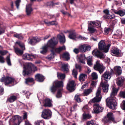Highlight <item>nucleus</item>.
<instances>
[{"instance_id": "1", "label": "nucleus", "mask_w": 125, "mask_h": 125, "mask_svg": "<svg viewBox=\"0 0 125 125\" xmlns=\"http://www.w3.org/2000/svg\"><path fill=\"white\" fill-rule=\"evenodd\" d=\"M63 86L62 81H54L52 83V86L50 87V90L51 92L54 93L58 89L56 96L57 98H60L62 96L61 92L62 90V88L58 89L59 88L63 87Z\"/></svg>"}, {"instance_id": "2", "label": "nucleus", "mask_w": 125, "mask_h": 125, "mask_svg": "<svg viewBox=\"0 0 125 125\" xmlns=\"http://www.w3.org/2000/svg\"><path fill=\"white\" fill-rule=\"evenodd\" d=\"M122 69L121 67L119 66L115 67L114 68V71L111 68L110 71H106L103 74L102 77L105 79H110L112 77V75L115 74L117 76H119L122 73Z\"/></svg>"}, {"instance_id": "3", "label": "nucleus", "mask_w": 125, "mask_h": 125, "mask_svg": "<svg viewBox=\"0 0 125 125\" xmlns=\"http://www.w3.org/2000/svg\"><path fill=\"white\" fill-rule=\"evenodd\" d=\"M103 11L105 14L103 16L104 19L106 20L108 19H111V23L112 24H111V26L112 28H113L115 24L117 22V20L115 19L114 16L110 15L109 14V11L108 10H104Z\"/></svg>"}, {"instance_id": "4", "label": "nucleus", "mask_w": 125, "mask_h": 125, "mask_svg": "<svg viewBox=\"0 0 125 125\" xmlns=\"http://www.w3.org/2000/svg\"><path fill=\"white\" fill-rule=\"evenodd\" d=\"M111 45V44H108L107 45H106L104 42L103 40H102L98 43V49L100 51H102L106 53L108 52Z\"/></svg>"}, {"instance_id": "5", "label": "nucleus", "mask_w": 125, "mask_h": 125, "mask_svg": "<svg viewBox=\"0 0 125 125\" xmlns=\"http://www.w3.org/2000/svg\"><path fill=\"white\" fill-rule=\"evenodd\" d=\"M114 97L110 96L106 100V104L108 105L109 108L113 110L115 109L117 105L116 103Z\"/></svg>"}, {"instance_id": "6", "label": "nucleus", "mask_w": 125, "mask_h": 125, "mask_svg": "<svg viewBox=\"0 0 125 125\" xmlns=\"http://www.w3.org/2000/svg\"><path fill=\"white\" fill-rule=\"evenodd\" d=\"M102 121L105 124H109L115 121V118L113 114L111 112L108 113L103 119Z\"/></svg>"}, {"instance_id": "7", "label": "nucleus", "mask_w": 125, "mask_h": 125, "mask_svg": "<svg viewBox=\"0 0 125 125\" xmlns=\"http://www.w3.org/2000/svg\"><path fill=\"white\" fill-rule=\"evenodd\" d=\"M32 64L31 63H28L26 64L24 66V70L23 71L22 74L24 76L29 75L32 72Z\"/></svg>"}, {"instance_id": "8", "label": "nucleus", "mask_w": 125, "mask_h": 125, "mask_svg": "<svg viewBox=\"0 0 125 125\" xmlns=\"http://www.w3.org/2000/svg\"><path fill=\"white\" fill-rule=\"evenodd\" d=\"M15 81V79L11 77L7 76L6 77H2L0 79V81L1 82H4L5 85H8L10 84H12V86L13 85V83Z\"/></svg>"}, {"instance_id": "9", "label": "nucleus", "mask_w": 125, "mask_h": 125, "mask_svg": "<svg viewBox=\"0 0 125 125\" xmlns=\"http://www.w3.org/2000/svg\"><path fill=\"white\" fill-rule=\"evenodd\" d=\"M52 115V112L50 110L44 109L42 112L41 116L45 119H48L51 118Z\"/></svg>"}, {"instance_id": "10", "label": "nucleus", "mask_w": 125, "mask_h": 125, "mask_svg": "<svg viewBox=\"0 0 125 125\" xmlns=\"http://www.w3.org/2000/svg\"><path fill=\"white\" fill-rule=\"evenodd\" d=\"M55 37H53L49 40L47 43V45L48 46L52 49V50H53L58 43V41L55 40Z\"/></svg>"}, {"instance_id": "11", "label": "nucleus", "mask_w": 125, "mask_h": 125, "mask_svg": "<svg viewBox=\"0 0 125 125\" xmlns=\"http://www.w3.org/2000/svg\"><path fill=\"white\" fill-rule=\"evenodd\" d=\"M100 61L98 60L96 62V64L94 65V68L96 70L98 71L101 74L104 71L105 67L103 65L100 64Z\"/></svg>"}, {"instance_id": "12", "label": "nucleus", "mask_w": 125, "mask_h": 125, "mask_svg": "<svg viewBox=\"0 0 125 125\" xmlns=\"http://www.w3.org/2000/svg\"><path fill=\"white\" fill-rule=\"evenodd\" d=\"M22 120L21 117L19 116L15 115L10 120V122L16 125H19Z\"/></svg>"}, {"instance_id": "13", "label": "nucleus", "mask_w": 125, "mask_h": 125, "mask_svg": "<svg viewBox=\"0 0 125 125\" xmlns=\"http://www.w3.org/2000/svg\"><path fill=\"white\" fill-rule=\"evenodd\" d=\"M101 90L98 88L96 94V96L92 99L90 101L91 103L99 102L101 100L102 95L101 94Z\"/></svg>"}, {"instance_id": "14", "label": "nucleus", "mask_w": 125, "mask_h": 125, "mask_svg": "<svg viewBox=\"0 0 125 125\" xmlns=\"http://www.w3.org/2000/svg\"><path fill=\"white\" fill-rule=\"evenodd\" d=\"M41 39L37 37H33L28 39V43L31 45H35L36 43L41 41Z\"/></svg>"}, {"instance_id": "15", "label": "nucleus", "mask_w": 125, "mask_h": 125, "mask_svg": "<svg viewBox=\"0 0 125 125\" xmlns=\"http://www.w3.org/2000/svg\"><path fill=\"white\" fill-rule=\"evenodd\" d=\"M92 54L100 59L104 58L103 53L97 49L94 50L92 52Z\"/></svg>"}, {"instance_id": "16", "label": "nucleus", "mask_w": 125, "mask_h": 125, "mask_svg": "<svg viewBox=\"0 0 125 125\" xmlns=\"http://www.w3.org/2000/svg\"><path fill=\"white\" fill-rule=\"evenodd\" d=\"M94 111L95 114H98L100 112H102L104 108L100 106L99 104H94Z\"/></svg>"}, {"instance_id": "17", "label": "nucleus", "mask_w": 125, "mask_h": 125, "mask_svg": "<svg viewBox=\"0 0 125 125\" xmlns=\"http://www.w3.org/2000/svg\"><path fill=\"white\" fill-rule=\"evenodd\" d=\"M74 81H70L69 83L67 84V89L70 92H72L74 90Z\"/></svg>"}, {"instance_id": "18", "label": "nucleus", "mask_w": 125, "mask_h": 125, "mask_svg": "<svg viewBox=\"0 0 125 125\" xmlns=\"http://www.w3.org/2000/svg\"><path fill=\"white\" fill-rule=\"evenodd\" d=\"M52 101L50 99L47 98L43 101V106L45 107H51L52 106Z\"/></svg>"}, {"instance_id": "19", "label": "nucleus", "mask_w": 125, "mask_h": 125, "mask_svg": "<svg viewBox=\"0 0 125 125\" xmlns=\"http://www.w3.org/2000/svg\"><path fill=\"white\" fill-rule=\"evenodd\" d=\"M88 108V106H84L83 107V110L84 112V113L83 114V117L82 119L83 120H85L87 119H89L91 117V116L89 114H86L85 113V112L86 110H85L86 109L87 110V112L88 111L87 110V109Z\"/></svg>"}, {"instance_id": "20", "label": "nucleus", "mask_w": 125, "mask_h": 125, "mask_svg": "<svg viewBox=\"0 0 125 125\" xmlns=\"http://www.w3.org/2000/svg\"><path fill=\"white\" fill-rule=\"evenodd\" d=\"M120 51L118 48H115L111 50V52L113 54H112V55L114 54L115 55L116 57H120L122 55V54L121 53Z\"/></svg>"}, {"instance_id": "21", "label": "nucleus", "mask_w": 125, "mask_h": 125, "mask_svg": "<svg viewBox=\"0 0 125 125\" xmlns=\"http://www.w3.org/2000/svg\"><path fill=\"white\" fill-rule=\"evenodd\" d=\"M68 32L69 33L68 37L70 39L73 40L75 39L76 36V33L75 30H71L68 31Z\"/></svg>"}, {"instance_id": "22", "label": "nucleus", "mask_w": 125, "mask_h": 125, "mask_svg": "<svg viewBox=\"0 0 125 125\" xmlns=\"http://www.w3.org/2000/svg\"><path fill=\"white\" fill-rule=\"evenodd\" d=\"M111 10H113V12L121 16H122L125 14V10H119L117 11L114 9H112Z\"/></svg>"}, {"instance_id": "23", "label": "nucleus", "mask_w": 125, "mask_h": 125, "mask_svg": "<svg viewBox=\"0 0 125 125\" xmlns=\"http://www.w3.org/2000/svg\"><path fill=\"white\" fill-rule=\"evenodd\" d=\"M34 58V56L33 55L28 53H25L23 56V59L28 60L32 61Z\"/></svg>"}, {"instance_id": "24", "label": "nucleus", "mask_w": 125, "mask_h": 125, "mask_svg": "<svg viewBox=\"0 0 125 125\" xmlns=\"http://www.w3.org/2000/svg\"><path fill=\"white\" fill-rule=\"evenodd\" d=\"M101 85L103 92L104 93H107L108 90L109 85L108 83L106 82L103 83Z\"/></svg>"}, {"instance_id": "25", "label": "nucleus", "mask_w": 125, "mask_h": 125, "mask_svg": "<svg viewBox=\"0 0 125 125\" xmlns=\"http://www.w3.org/2000/svg\"><path fill=\"white\" fill-rule=\"evenodd\" d=\"M35 77V80L37 81L40 82H43L45 79L44 76L40 74H37L36 75Z\"/></svg>"}, {"instance_id": "26", "label": "nucleus", "mask_w": 125, "mask_h": 125, "mask_svg": "<svg viewBox=\"0 0 125 125\" xmlns=\"http://www.w3.org/2000/svg\"><path fill=\"white\" fill-rule=\"evenodd\" d=\"M94 26L91 23H89L88 24V30L91 33H95L97 32L96 30L94 28Z\"/></svg>"}, {"instance_id": "27", "label": "nucleus", "mask_w": 125, "mask_h": 125, "mask_svg": "<svg viewBox=\"0 0 125 125\" xmlns=\"http://www.w3.org/2000/svg\"><path fill=\"white\" fill-rule=\"evenodd\" d=\"M124 79L122 77H119L117 79V80L116 82V83L117 85L120 87H121L123 84L124 82Z\"/></svg>"}, {"instance_id": "28", "label": "nucleus", "mask_w": 125, "mask_h": 125, "mask_svg": "<svg viewBox=\"0 0 125 125\" xmlns=\"http://www.w3.org/2000/svg\"><path fill=\"white\" fill-rule=\"evenodd\" d=\"M14 49L15 53L18 55H22L23 52V50H21L17 47H14Z\"/></svg>"}, {"instance_id": "29", "label": "nucleus", "mask_w": 125, "mask_h": 125, "mask_svg": "<svg viewBox=\"0 0 125 125\" xmlns=\"http://www.w3.org/2000/svg\"><path fill=\"white\" fill-rule=\"evenodd\" d=\"M65 46H63L62 47H60L58 48H56L55 47L53 49V50H54L55 52L57 53H60L62 50H65Z\"/></svg>"}, {"instance_id": "30", "label": "nucleus", "mask_w": 125, "mask_h": 125, "mask_svg": "<svg viewBox=\"0 0 125 125\" xmlns=\"http://www.w3.org/2000/svg\"><path fill=\"white\" fill-rule=\"evenodd\" d=\"M57 37L60 40L61 43H64L65 42V39L64 35L62 36L60 34H59L57 35Z\"/></svg>"}, {"instance_id": "31", "label": "nucleus", "mask_w": 125, "mask_h": 125, "mask_svg": "<svg viewBox=\"0 0 125 125\" xmlns=\"http://www.w3.org/2000/svg\"><path fill=\"white\" fill-rule=\"evenodd\" d=\"M87 75L83 73L81 74L79 77V80L80 81H84L87 77Z\"/></svg>"}, {"instance_id": "32", "label": "nucleus", "mask_w": 125, "mask_h": 125, "mask_svg": "<svg viewBox=\"0 0 125 125\" xmlns=\"http://www.w3.org/2000/svg\"><path fill=\"white\" fill-rule=\"evenodd\" d=\"M17 99V97L15 96L12 95L7 99V101L10 103H12L15 101Z\"/></svg>"}, {"instance_id": "33", "label": "nucleus", "mask_w": 125, "mask_h": 125, "mask_svg": "<svg viewBox=\"0 0 125 125\" xmlns=\"http://www.w3.org/2000/svg\"><path fill=\"white\" fill-rule=\"evenodd\" d=\"M48 47L47 45H45L42 47V50L40 51V53L43 54H45L47 52Z\"/></svg>"}, {"instance_id": "34", "label": "nucleus", "mask_w": 125, "mask_h": 125, "mask_svg": "<svg viewBox=\"0 0 125 125\" xmlns=\"http://www.w3.org/2000/svg\"><path fill=\"white\" fill-rule=\"evenodd\" d=\"M62 70L66 73L69 72V70L68 68V65L66 64H64L62 65Z\"/></svg>"}, {"instance_id": "35", "label": "nucleus", "mask_w": 125, "mask_h": 125, "mask_svg": "<svg viewBox=\"0 0 125 125\" xmlns=\"http://www.w3.org/2000/svg\"><path fill=\"white\" fill-rule=\"evenodd\" d=\"M62 57L66 59L68 61L70 59V55L68 52H65L63 53L62 55Z\"/></svg>"}, {"instance_id": "36", "label": "nucleus", "mask_w": 125, "mask_h": 125, "mask_svg": "<svg viewBox=\"0 0 125 125\" xmlns=\"http://www.w3.org/2000/svg\"><path fill=\"white\" fill-rule=\"evenodd\" d=\"M51 53L48 56V59L51 60V59H52L54 58V55L55 54V52L53 50H51Z\"/></svg>"}, {"instance_id": "37", "label": "nucleus", "mask_w": 125, "mask_h": 125, "mask_svg": "<svg viewBox=\"0 0 125 125\" xmlns=\"http://www.w3.org/2000/svg\"><path fill=\"white\" fill-rule=\"evenodd\" d=\"M32 11V9L30 6H26V11L27 15H30Z\"/></svg>"}, {"instance_id": "38", "label": "nucleus", "mask_w": 125, "mask_h": 125, "mask_svg": "<svg viewBox=\"0 0 125 125\" xmlns=\"http://www.w3.org/2000/svg\"><path fill=\"white\" fill-rule=\"evenodd\" d=\"M94 27L96 26L100 27L101 26V23L100 21H98L97 22H94V21H91L90 23Z\"/></svg>"}, {"instance_id": "39", "label": "nucleus", "mask_w": 125, "mask_h": 125, "mask_svg": "<svg viewBox=\"0 0 125 125\" xmlns=\"http://www.w3.org/2000/svg\"><path fill=\"white\" fill-rule=\"evenodd\" d=\"M34 80L32 78L29 77L25 79V83L28 85H29V83H33L34 82Z\"/></svg>"}, {"instance_id": "40", "label": "nucleus", "mask_w": 125, "mask_h": 125, "mask_svg": "<svg viewBox=\"0 0 125 125\" xmlns=\"http://www.w3.org/2000/svg\"><path fill=\"white\" fill-rule=\"evenodd\" d=\"M122 33L121 31L119 30H117L115 33L114 34V36H117L119 38H121Z\"/></svg>"}, {"instance_id": "41", "label": "nucleus", "mask_w": 125, "mask_h": 125, "mask_svg": "<svg viewBox=\"0 0 125 125\" xmlns=\"http://www.w3.org/2000/svg\"><path fill=\"white\" fill-rule=\"evenodd\" d=\"M118 90L115 88H113V90L110 95V96L114 97L115 95L117 94Z\"/></svg>"}, {"instance_id": "42", "label": "nucleus", "mask_w": 125, "mask_h": 125, "mask_svg": "<svg viewBox=\"0 0 125 125\" xmlns=\"http://www.w3.org/2000/svg\"><path fill=\"white\" fill-rule=\"evenodd\" d=\"M57 76L59 79L62 80L64 79L65 75V74L59 73H57Z\"/></svg>"}, {"instance_id": "43", "label": "nucleus", "mask_w": 125, "mask_h": 125, "mask_svg": "<svg viewBox=\"0 0 125 125\" xmlns=\"http://www.w3.org/2000/svg\"><path fill=\"white\" fill-rule=\"evenodd\" d=\"M80 96L79 95L77 94L75 95L74 97V99L78 103H79L81 102V100L80 98Z\"/></svg>"}, {"instance_id": "44", "label": "nucleus", "mask_w": 125, "mask_h": 125, "mask_svg": "<svg viewBox=\"0 0 125 125\" xmlns=\"http://www.w3.org/2000/svg\"><path fill=\"white\" fill-rule=\"evenodd\" d=\"M85 45H82L79 47V50L82 52H85Z\"/></svg>"}, {"instance_id": "45", "label": "nucleus", "mask_w": 125, "mask_h": 125, "mask_svg": "<svg viewBox=\"0 0 125 125\" xmlns=\"http://www.w3.org/2000/svg\"><path fill=\"white\" fill-rule=\"evenodd\" d=\"M13 37L20 39H23L22 36L20 34H14L13 35Z\"/></svg>"}, {"instance_id": "46", "label": "nucleus", "mask_w": 125, "mask_h": 125, "mask_svg": "<svg viewBox=\"0 0 125 125\" xmlns=\"http://www.w3.org/2000/svg\"><path fill=\"white\" fill-rule=\"evenodd\" d=\"M10 58V56H8L6 58V60L7 63L9 66H11V65Z\"/></svg>"}, {"instance_id": "47", "label": "nucleus", "mask_w": 125, "mask_h": 125, "mask_svg": "<svg viewBox=\"0 0 125 125\" xmlns=\"http://www.w3.org/2000/svg\"><path fill=\"white\" fill-rule=\"evenodd\" d=\"M72 75H73L75 79L77 78V76L78 73L77 71L75 69H73L72 72Z\"/></svg>"}, {"instance_id": "48", "label": "nucleus", "mask_w": 125, "mask_h": 125, "mask_svg": "<svg viewBox=\"0 0 125 125\" xmlns=\"http://www.w3.org/2000/svg\"><path fill=\"white\" fill-rule=\"evenodd\" d=\"M8 52V51L7 50H0V55L3 56L5 55Z\"/></svg>"}, {"instance_id": "49", "label": "nucleus", "mask_w": 125, "mask_h": 125, "mask_svg": "<svg viewBox=\"0 0 125 125\" xmlns=\"http://www.w3.org/2000/svg\"><path fill=\"white\" fill-rule=\"evenodd\" d=\"M92 77L93 80H95L98 78L97 74L95 72H93L92 74Z\"/></svg>"}, {"instance_id": "50", "label": "nucleus", "mask_w": 125, "mask_h": 125, "mask_svg": "<svg viewBox=\"0 0 125 125\" xmlns=\"http://www.w3.org/2000/svg\"><path fill=\"white\" fill-rule=\"evenodd\" d=\"M119 96L121 97L124 98H125V91H121L119 94Z\"/></svg>"}, {"instance_id": "51", "label": "nucleus", "mask_w": 125, "mask_h": 125, "mask_svg": "<svg viewBox=\"0 0 125 125\" xmlns=\"http://www.w3.org/2000/svg\"><path fill=\"white\" fill-rule=\"evenodd\" d=\"M49 26L51 25H56L58 24V23L57 22L55 21H51L49 22Z\"/></svg>"}, {"instance_id": "52", "label": "nucleus", "mask_w": 125, "mask_h": 125, "mask_svg": "<svg viewBox=\"0 0 125 125\" xmlns=\"http://www.w3.org/2000/svg\"><path fill=\"white\" fill-rule=\"evenodd\" d=\"M92 91L90 89L85 90L84 91V93L86 96H87Z\"/></svg>"}, {"instance_id": "53", "label": "nucleus", "mask_w": 125, "mask_h": 125, "mask_svg": "<svg viewBox=\"0 0 125 125\" xmlns=\"http://www.w3.org/2000/svg\"><path fill=\"white\" fill-rule=\"evenodd\" d=\"M21 2V0H17L15 1V5L17 9H18L19 8V7Z\"/></svg>"}, {"instance_id": "54", "label": "nucleus", "mask_w": 125, "mask_h": 125, "mask_svg": "<svg viewBox=\"0 0 125 125\" xmlns=\"http://www.w3.org/2000/svg\"><path fill=\"white\" fill-rule=\"evenodd\" d=\"M35 123L36 125H44L43 123L41 121H36L35 122Z\"/></svg>"}, {"instance_id": "55", "label": "nucleus", "mask_w": 125, "mask_h": 125, "mask_svg": "<svg viewBox=\"0 0 125 125\" xmlns=\"http://www.w3.org/2000/svg\"><path fill=\"white\" fill-rule=\"evenodd\" d=\"M111 29L109 28H105L104 30V32L105 34H108L109 32L111 31Z\"/></svg>"}, {"instance_id": "56", "label": "nucleus", "mask_w": 125, "mask_h": 125, "mask_svg": "<svg viewBox=\"0 0 125 125\" xmlns=\"http://www.w3.org/2000/svg\"><path fill=\"white\" fill-rule=\"evenodd\" d=\"M5 62L4 57L2 55H0V63H4Z\"/></svg>"}, {"instance_id": "57", "label": "nucleus", "mask_w": 125, "mask_h": 125, "mask_svg": "<svg viewBox=\"0 0 125 125\" xmlns=\"http://www.w3.org/2000/svg\"><path fill=\"white\" fill-rule=\"evenodd\" d=\"M87 63L88 65L91 66L92 65L91 59L90 58L87 60Z\"/></svg>"}, {"instance_id": "58", "label": "nucleus", "mask_w": 125, "mask_h": 125, "mask_svg": "<svg viewBox=\"0 0 125 125\" xmlns=\"http://www.w3.org/2000/svg\"><path fill=\"white\" fill-rule=\"evenodd\" d=\"M122 103L123 104L121 105V108L123 110H125V101H123Z\"/></svg>"}, {"instance_id": "59", "label": "nucleus", "mask_w": 125, "mask_h": 125, "mask_svg": "<svg viewBox=\"0 0 125 125\" xmlns=\"http://www.w3.org/2000/svg\"><path fill=\"white\" fill-rule=\"evenodd\" d=\"M28 114V113H27L26 112H25L23 113V119H27V115Z\"/></svg>"}, {"instance_id": "60", "label": "nucleus", "mask_w": 125, "mask_h": 125, "mask_svg": "<svg viewBox=\"0 0 125 125\" xmlns=\"http://www.w3.org/2000/svg\"><path fill=\"white\" fill-rule=\"evenodd\" d=\"M77 106V104H76L75 105H74L73 106V110H72V108L71 107V108L70 109V110L71 112H72V111H75L76 110V108Z\"/></svg>"}, {"instance_id": "61", "label": "nucleus", "mask_w": 125, "mask_h": 125, "mask_svg": "<svg viewBox=\"0 0 125 125\" xmlns=\"http://www.w3.org/2000/svg\"><path fill=\"white\" fill-rule=\"evenodd\" d=\"M91 49V47L90 45L86 46L85 45V50L86 51H89Z\"/></svg>"}, {"instance_id": "62", "label": "nucleus", "mask_w": 125, "mask_h": 125, "mask_svg": "<svg viewBox=\"0 0 125 125\" xmlns=\"http://www.w3.org/2000/svg\"><path fill=\"white\" fill-rule=\"evenodd\" d=\"M4 93V90L3 88H0V95H3Z\"/></svg>"}, {"instance_id": "63", "label": "nucleus", "mask_w": 125, "mask_h": 125, "mask_svg": "<svg viewBox=\"0 0 125 125\" xmlns=\"http://www.w3.org/2000/svg\"><path fill=\"white\" fill-rule=\"evenodd\" d=\"M30 93L29 91H27V92H26L25 93V95L27 98H29V96L30 95Z\"/></svg>"}, {"instance_id": "64", "label": "nucleus", "mask_w": 125, "mask_h": 125, "mask_svg": "<svg viewBox=\"0 0 125 125\" xmlns=\"http://www.w3.org/2000/svg\"><path fill=\"white\" fill-rule=\"evenodd\" d=\"M94 124L93 121H90L88 122L87 123L86 125H93Z\"/></svg>"}]
</instances>
